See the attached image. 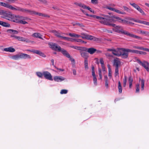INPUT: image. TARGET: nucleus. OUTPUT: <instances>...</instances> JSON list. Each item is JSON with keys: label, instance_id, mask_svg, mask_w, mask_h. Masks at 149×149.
<instances>
[{"label": "nucleus", "instance_id": "11", "mask_svg": "<svg viewBox=\"0 0 149 149\" xmlns=\"http://www.w3.org/2000/svg\"><path fill=\"white\" fill-rule=\"evenodd\" d=\"M50 32L53 33L54 35L57 37L60 38L61 39L62 38V37L63 36L62 35L63 33L57 31L56 30H51Z\"/></svg>", "mask_w": 149, "mask_h": 149}, {"label": "nucleus", "instance_id": "21", "mask_svg": "<svg viewBox=\"0 0 149 149\" xmlns=\"http://www.w3.org/2000/svg\"><path fill=\"white\" fill-rule=\"evenodd\" d=\"M32 36L35 38L42 39V38H41L42 35L40 33H34L32 35Z\"/></svg>", "mask_w": 149, "mask_h": 149}, {"label": "nucleus", "instance_id": "31", "mask_svg": "<svg viewBox=\"0 0 149 149\" xmlns=\"http://www.w3.org/2000/svg\"><path fill=\"white\" fill-rule=\"evenodd\" d=\"M141 34L146 36H149V32L143 31L142 30L140 31Z\"/></svg>", "mask_w": 149, "mask_h": 149}, {"label": "nucleus", "instance_id": "2", "mask_svg": "<svg viewBox=\"0 0 149 149\" xmlns=\"http://www.w3.org/2000/svg\"><path fill=\"white\" fill-rule=\"evenodd\" d=\"M106 17V19L105 22L106 24L105 25L108 26H111L113 27H115V24L113 23H114L116 21L115 19L118 21L119 20H120L121 18L118 17H116L114 16L111 15H106L105 16Z\"/></svg>", "mask_w": 149, "mask_h": 149}, {"label": "nucleus", "instance_id": "8", "mask_svg": "<svg viewBox=\"0 0 149 149\" xmlns=\"http://www.w3.org/2000/svg\"><path fill=\"white\" fill-rule=\"evenodd\" d=\"M1 17L11 21L13 15L10 13H4L2 14Z\"/></svg>", "mask_w": 149, "mask_h": 149}, {"label": "nucleus", "instance_id": "52", "mask_svg": "<svg viewBox=\"0 0 149 149\" xmlns=\"http://www.w3.org/2000/svg\"><path fill=\"white\" fill-rule=\"evenodd\" d=\"M107 8L110 10H111V11H114V9H115V8H112V7H109V6H107Z\"/></svg>", "mask_w": 149, "mask_h": 149}, {"label": "nucleus", "instance_id": "44", "mask_svg": "<svg viewBox=\"0 0 149 149\" xmlns=\"http://www.w3.org/2000/svg\"><path fill=\"white\" fill-rule=\"evenodd\" d=\"M133 48L135 49H140V50H144V48L142 47H140L138 46H133Z\"/></svg>", "mask_w": 149, "mask_h": 149}, {"label": "nucleus", "instance_id": "55", "mask_svg": "<svg viewBox=\"0 0 149 149\" xmlns=\"http://www.w3.org/2000/svg\"><path fill=\"white\" fill-rule=\"evenodd\" d=\"M128 21L123 19V21L122 22V23H123V24H128Z\"/></svg>", "mask_w": 149, "mask_h": 149}, {"label": "nucleus", "instance_id": "19", "mask_svg": "<svg viewBox=\"0 0 149 149\" xmlns=\"http://www.w3.org/2000/svg\"><path fill=\"white\" fill-rule=\"evenodd\" d=\"M124 53L126 54H127V57H126V58H127L128 56V53L130 52V53H132L133 52V50L132 49H125L124 48Z\"/></svg>", "mask_w": 149, "mask_h": 149}, {"label": "nucleus", "instance_id": "51", "mask_svg": "<svg viewBox=\"0 0 149 149\" xmlns=\"http://www.w3.org/2000/svg\"><path fill=\"white\" fill-rule=\"evenodd\" d=\"M123 8H124V10L127 12H129L130 11V9L129 8L126 6H123Z\"/></svg>", "mask_w": 149, "mask_h": 149}, {"label": "nucleus", "instance_id": "12", "mask_svg": "<svg viewBox=\"0 0 149 149\" xmlns=\"http://www.w3.org/2000/svg\"><path fill=\"white\" fill-rule=\"evenodd\" d=\"M96 49L93 48H84V51L87 52L90 54H92L95 52Z\"/></svg>", "mask_w": 149, "mask_h": 149}, {"label": "nucleus", "instance_id": "16", "mask_svg": "<svg viewBox=\"0 0 149 149\" xmlns=\"http://www.w3.org/2000/svg\"><path fill=\"white\" fill-rule=\"evenodd\" d=\"M19 15H13L11 21L19 23L20 19L19 18Z\"/></svg>", "mask_w": 149, "mask_h": 149}, {"label": "nucleus", "instance_id": "39", "mask_svg": "<svg viewBox=\"0 0 149 149\" xmlns=\"http://www.w3.org/2000/svg\"><path fill=\"white\" fill-rule=\"evenodd\" d=\"M37 75L40 78H42L43 76V72L42 73L40 72H36Z\"/></svg>", "mask_w": 149, "mask_h": 149}, {"label": "nucleus", "instance_id": "24", "mask_svg": "<svg viewBox=\"0 0 149 149\" xmlns=\"http://www.w3.org/2000/svg\"><path fill=\"white\" fill-rule=\"evenodd\" d=\"M141 81V90L143 91L144 89L145 81L143 79H141L140 78H139V81Z\"/></svg>", "mask_w": 149, "mask_h": 149}, {"label": "nucleus", "instance_id": "50", "mask_svg": "<svg viewBox=\"0 0 149 149\" xmlns=\"http://www.w3.org/2000/svg\"><path fill=\"white\" fill-rule=\"evenodd\" d=\"M93 83L95 86L97 85V79L96 77L93 78Z\"/></svg>", "mask_w": 149, "mask_h": 149}, {"label": "nucleus", "instance_id": "64", "mask_svg": "<svg viewBox=\"0 0 149 149\" xmlns=\"http://www.w3.org/2000/svg\"><path fill=\"white\" fill-rule=\"evenodd\" d=\"M100 62L101 65H103L104 64V62L103 59L102 58H100Z\"/></svg>", "mask_w": 149, "mask_h": 149}, {"label": "nucleus", "instance_id": "59", "mask_svg": "<svg viewBox=\"0 0 149 149\" xmlns=\"http://www.w3.org/2000/svg\"><path fill=\"white\" fill-rule=\"evenodd\" d=\"M19 59L20 58L23 59L22 58V53L18 54Z\"/></svg>", "mask_w": 149, "mask_h": 149}, {"label": "nucleus", "instance_id": "9", "mask_svg": "<svg viewBox=\"0 0 149 149\" xmlns=\"http://www.w3.org/2000/svg\"><path fill=\"white\" fill-rule=\"evenodd\" d=\"M130 4L135 8L137 9L143 15H145L146 14L143 11L137 4L135 3H130Z\"/></svg>", "mask_w": 149, "mask_h": 149}, {"label": "nucleus", "instance_id": "45", "mask_svg": "<svg viewBox=\"0 0 149 149\" xmlns=\"http://www.w3.org/2000/svg\"><path fill=\"white\" fill-rule=\"evenodd\" d=\"M19 18L20 20H26L28 18L27 17H24L21 16L19 15Z\"/></svg>", "mask_w": 149, "mask_h": 149}, {"label": "nucleus", "instance_id": "48", "mask_svg": "<svg viewBox=\"0 0 149 149\" xmlns=\"http://www.w3.org/2000/svg\"><path fill=\"white\" fill-rule=\"evenodd\" d=\"M74 41L78 42H80L83 43L84 42V41L82 40H81L80 39H73V41Z\"/></svg>", "mask_w": 149, "mask_h": 149}, {"label": "nucleus", "instance_id": "6", "mask_svg": "<svg viewBox=\"0 0 149 149\" xmlns=\"http://www.w3.org/2000/svg\"><path fill=\"white\" fill-rule=\"evenodd\" d=\"M49 45L50 47L54 50L57 51L58 52H60L61 51V47L56 44L50 42L49 43Z\"/></svg>", "mask_w": 149, "mask_h": 149}, {"label": "nucleus", "instance_id": "35", "mask_svg": "<svg viewBox=\"0 0 149 149\" xmlns=\"http://www.w3.org/2000/svg\"><path fill=\"white\" fill-rule=\"evenodd\" d=\"M108 71H109V74L108 76L111 78L112 77L111 75V68L110 67L109 65H108Z\"/></svg>", "mask_w": 149, "mask_h": 149}, {"label": "nucleus", "instance_id": "1", "mask_svg": "<svg viewBox=\"0 0 149 149\" xmlns=\"http://www.w3.org/2000/svg\"><path fill=\"white\" fill-rule=\"evenodd\" d=\"M114 27V30L116 32L126 35L130 37L137 39L138 40L142 39V38L141 37L134 35L133 34L130 33L127 31L123 30L122 27L121 26H117L115 25V26Z\"/></svg>", "mask_w": 149, "mask_h": 149}, {"label": "nucleus", "instance_id": "56", "mask_svg": "<svg viewBox=\"0 0 149 149\" xmlns=\"http://www.w3.org/2000/svg\"><path fill=\"white\" fill-rule=\"evenodd\" d=\"M17 0H7L9 3H14Z\"/></svg>", "mask_w": 149, "mask_h": 149}, {"label": "nucleus", "instance_id": "15", "mask_svg": "<svg viewBox=\"0 0 149 149\" xmlns=\"http://www.w3.org/2000/svg\"><path fill=\"white\" fill-rule=\"evenodd\" d=\"M88 57V54L87 53L84 52V58L86 59L84 60V67L86 69H88V61L87 58Z\"/></svg>", "mask_w": 149, "mask_h": 149}, {"label": "nucleus", "instance_id": "25", "mask_svg": "<svg viewBox=\"0 0 149 149\" xmlns=\"http://www.w3.org/2000/svg\"><path fill=\"white\" fill-rule=\"evenodd\" d=\"M17 39L18 41L22 42H27L28 41V40L26 39L25 38L19 36H18Z\"/></svg>", "mask_w": 149, "mask_h": 149}, {"label": "nucleus", "instance_id": "38", "mask_svg": "<svg viewBox=\"0 0 149 149\" xmlns=\"http://www.w3.org/2000/svg\"><path fill=\"white\" fill-rule=\"evenodd\" d=\"M114 74L115 77H116L117 76H118V68H115Z\"/></svg>", "mask_w": 149, "mask_h": 149}, {"label": "nucleus", "instance_id": "10", "mask_svg": "<svg viewBox=\"0 0 149 149\" xmlns=\"http://www.w3.org/2000/svg\"><path fill=\"white\" fill-rule=\"evenodd\" d=\"M43 76L47 79L51 81H52L53 80L52 77L50 73L48 71H45L43 72Z\"/></svg>", "mask_w": 149, "mask_h": 149}, {"label": "nucleus", "instance_id": "62", "mask_svg": "<svg viewBox=\"0 0 149 149\" xmlns=\"http://www.w3.org/2000/svg\"><path fill=\"white\" fill-rule=\"evenodd\" d=\"M139 51L136 50H133V52L132 53H134L137 54H139Z\"/></svg>", "mask_w": 149, "mask_h": 149}, {"label": "nucleus", "instance_id": "61", "mask_svg": "<svg viewBox=\"0 0 149 149\" xmlns=\"http://www.w3.org/2000/svg\"><path fill=\"white\" fill-rule=\"evenodd\" d=\"M42 3L45 4L47 3V1L46 0H38Z\"/></svg>", "mask_w": 149, "mask_h": 149}, {"label": "nucleus", "instance_id": "43", "mask_svg": "<svg viewBox=\"0 0 149 149\" xmlns=\"http://www.w3.org/2000/svg\"><path fill=\"white\" fill-rule=\"evenodd\" d=\"M127 78L126 76L125 77V78L124 79H123V86L125 87L127 83Z\"/></svg>", "mask_w": 149, "mask_h": 149}, {"label": "nucleus", "instance_id": "49", "mask_svg": "<svg viewBox=\"0 0 149 149\" xmlns=\"http://www.w3.org/2000/svg\"><path fill=\"white\" fill-rule=\"evenodd\" d=\"M91 3L94 4H98V0H91Z\"/></svg>", "mask_w": 149, "mask_h": 149}, {"label": "nucleus", "instance_id": "17", "mask_svg": "<svg viewBox=\"0 0 149 149\" xmlns=\"http://www.w3.org/2000/svg\"><path fill=\"white\" fill-rule=\"evenodd\" d=\"M121 64V62L118 58L114 59V60L113 65L115 66V68H119Z\"/></svg>", "mask_w": 149, "mask_h": 149}, {"label": "nucleus", "instance_id": "41", "mask_svg": "<svg viewBox=\"0 0 149 149\" xmlns=\"http://www.w3.org/2000/svg\"><path fill=\"white\" fill-rule=\"evenodd\" d=\"M92 75L93 76V77H96L95 74V72L94 70V68L93 66L92 67Z\"/></svg>", "mask_w": 149, "mask_h": 149}, {"label": "nucleus", "instance_id": "23", "mask_svg": "<svg viewBox=\"0 0 149 149\" xmlns=\"http://www.w3.org/2000/svg\"><path fill=\"white\" fill-rule=\"evenodd\" d=\"M62 52L63 54L66 56L68 58H70V56L69 54L65 50L63 49H61V51Z\"/></svg>", "mask_w": 149, "mask_h": 149}, {"label": "nucleus", "instance_id": "18", "mask_svg": "<svg viewBox=\"0 0 149 149\" xmlns=\"http://www.w3.org/2000/svg\"><path fill=\"white\" fill-rule=\"evenodd\" d=\"M31 52H33L34 53L36 54H38L40 55V56H41L43 57H45V54L38 50H33L31 51Z\"/></svg>", "mask_w": 149, "mask_h": 149}, {"label": "nucleus", "instance_id": "47", "mask_svg": "<svg viewBox=\"0 0 149 149\" xmlns=\"http://www.w3.org/2000/svg\"><path fill=\"white\" fill-rule=\"evenodd\" d=\"M102 70L100 69H99V74L100 77L99 79H102Z\"/></svg>", "mask_w": 149, "mask_h": 149}, {"label": "nucleus", "instance_id": "13", "mask_svg": "<svg viewBox=\"0 0 149 149\" xmlns=\"http://www.w3.org/2000/svg\"><path fill=\"white\" fill-rule=\"evenodd\" d=\"M72 47L75 49L80 50V52L81 53V56L82 57H84V47L75 46H73Z\"/></svg>", "mask_w": 149, "mask_h": 149}, {"label": "nucleus", "instance_id": "46", "mask_svg": "<svg viewBox=\"0 0 149 149\" xmlns=\"http://www.w3.org/2000/svg\"><path fill=\"white\" fill-rule=\"evenodd\" d=\"M67 92V90L65 89H63L60 92V93L61 94H66Z\"/></svg>", "mask_w": 149, "mask_h": 149}, {"label": "nucleus", "instance_id": "3", "mask_svg": "<svg viewBox=\"0 0 149 149\" xmlns=\"http://www.w3.org/2000/svg\"><path fill=\"white\" fill-rule=\"evenodd\" d=\"M1 6L8 8L13 10L19 11L22 12H26L28 10L19 7L15 6L16 8L13 7L11 5L7 3L2 2Z\"/></svg>", "mask_w": 149, "mask_h": 149}, {"label": "nucleus", "instance_id": "32", "mask_svg": "<svg viewBox=\"0 0 149 149\" xmlns=\"http://www.w3.org/2000/svg\"><path fill=\"white\" fill-rule=\"evenodd\" d=\"M87 9L91 12L93 14H95V12L88 6H86L84 5V9Z\"/></svg>", "mask_w": 149, "mask_h": 149}, {"label": "nucleus", "instance_id": "53", "mask_svg": "<svg viewBox=\"0 0 149 149\" xmlns=\"http://www.w3.org/2000/svg\"><path fill=\"white\" fill-rule=\"evenodd\" d=\"M134 22L143 24V23H144V21H142L139 20H134Z\"/></svg>", "mask_w": 149, "mask_h": 149}, {"label": "nucleus", "instance_id": "7", "mask_svg": "<svg viewBox=\"0 0 149 149\" xmlns=\"http://www.w3.org/2000/svg\"><path fill=\"white\" fill-rule=\"evenodd\" d=\"M137 61L144 68L148 71H149V63L148 62L145 61L142 62L139 59H137Z\"/></svg>", "mask_w": 149, "mask_h": 149}, {"label": "nucleus", "instance_id": "37", "mask_svg": "<svg viewBox=\"0 0 149 149\" xmlns=\"http://www.w3.org/2000/svg\"><path fill=\"white\" fill-rule=\"evenodd\" d=\"M74 4L77 6H79L80 7H81L82 8H83V4H81V3H78L76 2L74 3Z\"/></svg>", "mask_w": 149, "mask_h": 149}, {"label": "nucleus", "instance_id": "63", "mask_svg": "<svg viewBox=\"0 0 149 149\" xmlns=\"http://www.w3.org/2000/svg\"><path fill=\"white\" fill-rule=\"evenodd\" d=\"M10 36L11 37H12V38L13 37L16 39H17V38L18 37V36H15L13 34L11 35Z\"/></svg>", "mask_w": 149, "mask_h": 149}, {"label": "nucleus", "instance_id": "30", "mask_svg": "<svg viewBox=\"0 0 149 149\" xmlns=\"http://www.w3.org/2000/svg\"><path fill=\"white\" fill-rule=\"evenodd\" d=\"M7 31H9L10 33L13 34H17L18 33L17 31L12 29H8Z\"/></svg>", "mask_w": 149, "mask_h": 149}, {"label": "nucleus", "instance_id": "34", "mask_svg": "<svg viewBox=\"0 0 149 149\" xmlns=\"http://www.w3.org/2000/svg\"><path fill=\"white\" fill-rule=\"evenodd\" d=\"M128 81L129 83L130 88H131L132 85L133 79L131 77H129Z\"/></svg>", "mask_w": 149, "mask_h": 149}, {"label": "nucleus", "instance_id": "4", "mask_svg": "<svg viewBox=\"0 0 149 149\" xmlns=\"http://www.w3.org/2000/svg\"><path fill=\"white\" fill-rule=\"evenodd\" d=\"M124 48H117L116 49H114V52L112 54L115 56H121L123 58H126L127 54L124 53Z\"/></svg>", "mask_w": 149, "mask_h": 149}, {"label": "nucleus", "instance_id": "33", "mask_svg": "<svg viewBox=\"0 0 149 149\" xmlns=\"http://www.w3.org/2000/svg\"><path fill=\"white\" fill-rule=\"evenodd\" d=\"M118 91L120 93H121L122 91V87L121 86V84L120 81L118 82Z\"/></svg>", "mask_w": 149, "mask_h": 149}, {"label": "nucleus", "instance_id": "40", "mask_svg": "<svg viewBox=\"0 0 149 149\" xmlns=\"http://www.w3.org/2000/svg\"><path fill=\"white\" fill-rule=\"evenodd\" d=\"M11 58L14 60H17L19 59L18 54L15 55L11 57Z\"/></svg>", "mask_w": 149, "mask_h": 149}, {"label": "nucleus", "instance_id": "54", "mask_svg": "<svg viewBox=\"0 0 149 149\" xmlns=\"http://www.w3.org/2000/svg\"><path fill=\"white\" fill-rule=\"evenodd\" d=\"M20 22H19V23H21L24 24H27L28 23L26 21H23V20H20Z\"/></svg>", "mask_w": 149, "mask_h": 149}, {"label": "nucleus", "instance_id": "5", "mask_svg": "<svg viewBox=\"0 0 149 149\" xmlns=\"http://www.w3.org/2000/svg\"><path fill=\"white\" fill-rule=\"evenodd\" d=\"M85 14L88 16H89L90 17L98 19L99 20V22L102 24H106L105 22L106 19V17L105 16H106V15H103V16L104 17H103L94 15H88V14Z\"/></svg>", "mask_w": 149, "mask_h": 149}, {"label": "nucleus", "instance_id": "28", "mask_svg": "<svg viewBox=\"0 0 149 149\" xmlns=\"http://www.w3.org/2000/svg\"><path fill=\"white\" fill-rule=\"evenodd\" d=\"M114 12H115L118 13L123 15H125L126 14V13L125 12H123L120 10H118L115 8Z\"/></svg>", "mask_w": 149, "mask_h": 149}, {"label": "nucleus", "instance_id": "27", "mask_svg": "<svg viewBox=\"0 0 149 149\" xmlns=\"http://www.w3.org/2000/svg\"><path fill=\"white\" fill-rule=\"evenodd\" d=\"M35 14L36 15H38V16L46 17H49V16L47 15H45V14H44L43 13H38V12H36L35 13Z\"/></svg>", "mask_w": 149, "mask_h": 149}, {"label": "nucleus", "instance_id": "14", "mask_svg": "<svg viewBox=\"0 0 149 149\" xmlns=\"http://www.w3.org/2000/svg\"><path fill=\"white\" fill-rule=\"evenodd\" d=\"M54 81L56 82H61L65 79V78L61 76H56L54 77Z\"/></svg>", "mask_w": 149, "mask_h": 149}, {"label": "nucleus", "instance_id": "36", "mask_svg": "<svg viewBox=\"0 0 149 149\" xmlns=\"http://www.w3.org/2000/svg\"><path fill=\"white\" fill-rule=\"evenodd\" d=\"M64 39L65 40H68L71 41H73V39H72V38H68V37H64L63 36H62V38L61 39Z\"/></svg>", "mask_w": 149, "mask_h": 149}, {"label": "nucleus", "instance_id": "58", "mask_svg": "<svg viewBox=\"0 0 149 149\" xmlns=\"http://www.w3.org/2000/svg\"><path fill=\"white\" fill-rule=\"evenodd\" d=\"M69 35L70 36L72 37H75L76 35V34L75 33H69Z\"/></svg>", "mask_w": 149, "mask_h": 149}, {"label": "nucleus", "instance_id": "20", "mask_svg": "<svg viewBox=\"0 0 149 149\" xmlns=\"http://www.w3.org/2000/svg\"><path fill=\"white\" fill-rule=\"evenodd\" d=\"M0 25L3 26L9 27L10 26V24L6 22L0 21Z\"/></svg>", "mask_w": 149, "mask_h": 149}, {"label": "nucleus", "instance_id": "42", "mask_svg": "<svg viewBox=\"0 0 149 149\" xmlns=\"http://www.w3.org/2000/svg\"><path fill=\"white\" fill-rule=\"evenodd\" d=\"M136 93H139V84H137L136 86Z\"/></svg>", "mask_w": 149, "mask_h": 149}, {"label": "nucleus", "instance_id": "26", "mask_svg": "<svg viewBox=\"0 0 149 149\" xmlns=\"http://www.w3.org/2000/svg\"><path fill=\"white\" fill-rule=\"evenodd\" d=\"M93 36L88 35L86 34H84V39H86L88 40H92Z\"/></svg>", "mask_w": 149, "mask_h": 149}, {"label": "nucleus", "instance_id": "29", "mask_svg": "<svg viewBox=\"0 0 149 149\" xmlns=\"http://www.w3.org/2000/svg\"><path fill=\"white\" fill-rule=\"evenodd\" d=\"M22 58L23 59H31V56L27 54L22 53Z\"/></svg>", "mask_w": 149, "mask_h": 149}, {"label": "nucleus", "instance_id": "60", "mask_svg": "<svg viewBox=\"0 0 149 149\" xmlns=\"http://www.w3.org/2000/svg\"><path fill=\"white\" fill-rule=\"evenodd\" d=\"M139 54L145 55L146 54V53L142 51H139Z\"/></svg>", "mask_w": 149, "mask_h": 149}, {"label": "nucleus", "instance_id": "57", "mask_svg": "<svg viewBox=\"0 0 149 149\" xmlns=\"http://www.w3.org/2000/svg\"><path fill=\"white\" fill-rule=\"evenodd\" d=\"M114 49L112 48H110V49H107V51H109V52H112V53L114 52Z\"/></svg>", "mask_w": 149, "mask_h": 149}, {"label": "nucleus", "instance_id": "22", "mask_svg": "<svg viewBox=\"0 0 149 149\" xmlns=\"http://www.w3.org/2000/svg\"><path fill=\"white\" fill-rule=\"evenodd\" d=\"M4 50L6 52H14L15 51V49L11 47L6 48L4 49Z\"/></svg>", "mask_w": 149, "mask_h": 149}]
</instances>
